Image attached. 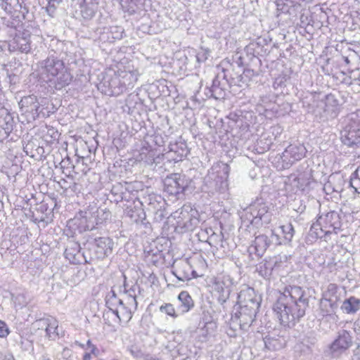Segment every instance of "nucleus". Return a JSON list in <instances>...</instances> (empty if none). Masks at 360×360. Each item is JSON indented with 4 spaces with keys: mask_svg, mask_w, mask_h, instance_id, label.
<instances>
[{
    "mask_svg": "<svg viewBox=\"0 0 360 360\" xmlns=\"http://www.w3.org/2000/svg\"><path fill=\"white\" fill-rule=\"evenodd\" d=\"M308 307L305 290L300 286L288 285L278 297L273 310L281 324L290 327L305 315Z\"/></svg>",
    "mask_w": 360,
    "mask_h": 360,
    "instance_id": "1",
    "label": "nucleus"
},
{
    "mask_svg": "<svg viewBox=\"0 0 360 360\" xmlns=\"http://www.w3.org/2000/svg\"><path fill=\"white\" fill-rule=\"evenodd\" d=\"M105 304L108 310L105 311L103 317L110 324L129 322L138 304L136 299L132 297L125 299L117 297L112 289L105 297Z\"/></svg>",
    "mask_w": 360,
    "mask_h": 360,
    "instance_id": "2",
    "label": "nucleus"
},
{
    "mask_svg": "<svg viewBox=\"0 0 360 360\" xmlns=\"http://www.w3.org/2000/svg\"><path fill=\"white\" fill-rule=\"evenodd\" d=\"M37 71L41 79L58 90L68 86L72 79L63 61L53 56L39 62Z\"/></svg>",
    "mask_w": 360,
    "mask_h": 360,
    "instance_id": "3",
    "label": "nucleus"
},
{
    "mask_svg": "<svg viewBox=\"0 0 360 360\" xmlns=\"http://www.w3.org/2000/svg\"><path fill=\"white\" fill-rule=\"evenodd\" d=\"M303 105L307 108L309 112L323 120L335 117L339 111L338 101L331 94L323 95L321 93H311L309 97L304 98Z\"/></svg>",
    "mask_w": 360,
    "mask_h": 360,
    "instance_id": "4",
    "label": "nucleus"
},
{
    "mask_svg": "<svg viewBox=\"0 0 360 360\" xmlns=\"http://www.w3.org/2000/svg\"><path fill=\"white\" fill-rule=\"evenodd\" d=\"M271 217L269 202L262 198H257L244 210L241 219L244 223L259 226L270 223Z\"/></svg>",
    "mask_w": 360,
    "mask_h": 360,
    "instance_id": "5",
    "label": "nucleus"
},
{
    "mask_svg": "<svg viewBox=\"0 0 360 360\" xmlns=\"http://www.w3.org/2000/svg\"><path fill=\"white\" fill-rule=\"evenodd\" d=\"M230 167L224 162H217L208 170L204 178L205 186L210 192L224 193L228 190Z\"/></svg>",
    "mask_w": 360,
    "mask_h": 360,
    "instance_id": "6",
    "label": "nucleus"
},
{
    "mask_svg": "<svg viewBox=\"0 0 360 360\" xmlns=\"http://www.w3.org/2000/svg\"><path fill=\"white\" fill-rule=\"evenodd\" d=\"M46 99L31 94L23 96L18 102L21 115L25 116L27 122L34 121L39 117L42 112L41 107L45 105Z\"/></svg>",
    "mask_w": 360,
    "mask_h": 360,
    "instance_id": "7",
    "label": "nucleus"
},
{
    "mask_svg": "<svg viewBox=\"0 0 360 360\" xmlns=\"http://www.w3.org/2000/svg\"><path fill=\"white\" fill-rule=\"evenodd\" d=\"M199 212L189 205H184L174 213L176 227L183 231H192L199 224Z\"/></svg>",
    "mask_w": 360,
    "mask_h": 360,
    "instance_id": "8",
    "label": "nucleus"
},
{
    "mask_svg": "<svg viewBox=\"0 0 360 360\" xmlns=\"http://www.w3.org/2000/svg\"><path fill=\"white\" fill-rule=\"evenodd\" d=\"M353 342L352 332L345 328L340 329L328 346V353L332 357H339L352 346Z\"/></svg>",
    "mask_w": 360,
    "mask_h": 360,
    "instance_id": "9",
    "label": "nucleus"
},
{
    "mask_svg": "<svg viewBox=\"0 0 360 360\" xmlns=\"http://www.w3.org/2000/svg\"><path fill=\"white\" fill-rule=\"evenodd\" d=\"M307 149L303 144L289 145L280 156L282 162L281 169H288L296 162L301 160L306 155Z\"/></svg>",
    "mask_w": 360,
    "mask_h": 360,
    "instance_id": "10",
    "label": "nucleus"
},
{
    "mask_svg": "<svg viewBox=\"0 0 360 360\" xmlns=\"http://www.w3.org/2000/svg\"><path fill=\"white\" fill-rule=\"evenodd\" d=\"M233 280L229 275H221L214 279L213 290L221 304H224L229 300Z\"/></svg>",
    "mask_w": 360,
    "mask_h": 360,
    "instance_id": "11",
    "label": "nucleus"
},
{
    "mask_svg": "<svg viewBox=\"0 0 360 360\" xmlns=\"http://www.w3.org/2000/svg\"><path fill=\"white\" fill-rule=\"evenodd\" d=\"M118 72H113L112 74H107L100 84L98 89L102 92L110 96H117L122 94L124 87L122 86Z\"/></svg>",
    "mask_w": 360,
    "mask_h": 360,
    "instance_id": "12",
    "label": "nucleus"
},
{
    "mask_svg": "<svg viewBox=\"0 0 360 360\" xmlns=\"http://www.w3.org/2000/svg\"><path fill=\"white\" fill-rule=\"evenodd\" d=\"M259 307V304L252 302L250 306L240 307V310L235 314L238 320L240 327L246 330L255 321V318Z\"/></svg>",
    "mask_w": 360,
    "mask_h": 360,
    "instance_id": "13",
    "label": "nucleus"
},
{
    "mask_svg": "<svg viewBox=\"0 0 360 360\" xmlns=\"http://www.w3.org/2000/svg\"><path fill=\"white\" fill-rule=\"evenodd\" d=\"M31 33L28 30L18 31L9 44L11 51L27 53L31 50Z\"/></svg>",
    "mask_w": 360,
    "mask_h": 360,
    "instance_id": "14",
    "label": "nucleus"
},
{
    "mask_svg": "<svg viewBox=\"0 0 360 360\" xmlns=\"http://www.w3.org/2000/svg\"><path fill=\"white\" fill-rule=\"evenodd\" d=\"M319 222L322 224L323 229L322 231L324 235L338 233L340 229L341 221L339 214L335 211L329 212L324 216L319 217Z\"/></svg>",
    "mask_w": 360,
    "mask_h": 360,
    "instance_id": "15",
    "label": "nucleus"
},
{
    "mask_svg": "<svg viewBox=\"0 0 360 360\" xmlns=\"http://www.w3.org/2000/svg\"><path fill=\"white\" fill-rule=\"evenodd\" d=\"M186 184L180 174H172L164 181V189L169 195H176L184 191Z\"/></svg>",
    "mask_w": 360,
    "mask_h": 360,
    "instance_id": "16",
    "label": "nucleus"
},
{
    "mask_svg": "<svg viewBox=\"0 0 360 360\" xmlns=\"http://www.w3.org/2000/svg\"><path fill=\"white\" fill-rule=\"evenodd\" d=\"M261 298L258 296L254 288L244 285L238 295V304L240 307L250 306L252 302L260 304Z\"/></svg>",
    "mask_w": 360,
    "mask_h": 360,
    "instance_id": "17",
    "label": "nucleus"
},
{
    "mask_svg": "<svg viewBox=\"0 0 360 360\" xmlns=\"http://www.w3.org/2000/svg\"><path fill=\"white\" fill-rule=\"evenodd\" d=\"M39 329L44 330L46 336L51 339L55 340L58 335V321L53 318H47L40 319L37 321Z\"/></svg>",
    "mask_w": 360,
    "mask_h": 360,
    "instance_id": "18",
    "label": "nucleus"
},
{
    "mask_svg": "<svg viewBox=\"0 0 360 360\" xmlns=\"http://www.w3.org/2000/svg\"><path fill=\"white\" fill-rule=\"evenodd\" d=\"M161 158L162 157L158 153V151L155 149H153L150 146L142 147L137 156L139 161L143 162L148 165L160 163Z\"/></svg>",
    "mask_w": 360,
    "mask_h": 360,
    "instance_id": "19",
    "label": "nucleus"
},
{
    "mask_svg": "<svg viewBox=\"0 0 360 360\" xmlns=\"http://www.w3.org/2000/svg\"><path fill=\"white\" fill-rule=\"evenodd\" d=\"M120 77L122 86L124 87V91L131 89L134 87L138 80L139 73L137 70H119L117 71Z\"/></svg>",
    "mask_w": 360,
    "mask_h": 360,
    "instance_id": "20",
    "label": "nucleus"
},
{
    "mask_svg": "<svg viewBox=\"0 0 360 360\" xmlns=\"http://www.w3.org/2000/svg\"><path fill=\"white\" fill-rule=\"evenodd\" d=\"M341 140L345 145L349 147L359 146L360 145V131H355L351 127L345 126L341 131Z\"/></svg>",
    "mask_w": 360,
    "mask_h": 360,
    "instance_id": "21",
    "label": "nucleus"
},
{
    "mask_svg": "<svg viewBox=\"0 0 360 360\" xmlns=\"http://www.w3.org/2000/svg\"><path fill=\"white\" fill-rule=\"evenodd\" d=\"M338 304L328 302L321 298L319 302V313L323 317H326L333 321H337L338 316L335 314Z\"/></svg>",
    "mask_w": 360,
    "mask_h": 360,
    "instance_id": "22",
    "label": "nucleus"
},
{
    "mask_svg": "<svg viewBox=\"0 0 360 360\" xmlns=\"http://www.w3.org/2000/svg\"><path fill=\"white\" fill-rule=\"evenodd\" d=\"M265 347L271 351L278 350L285 345V339L283 335L272 333L264 338Z\"/></svg>",
    "mask_w": 360,
    "mask_h": 360,
    "instance_id": "23",
    "label": "nucleus"
},
{
    "mask_svg": "<svg viewBox=\"0 0 360 360\" xmlns=\"http://www.w3.org/2000/svg\"><path fill=\"white\" fill-rule=\"evenodd\" d=\"M95 246L98 248V257H103L111 253L113 242L108 237H99L94 240Z\"/></svg>",
    "mask_w": 360,
    "mask_h": 360,
    "instance_id": "24",
    "label": "nucleus"
},
{
    "mask_svg": "<svg viewBox=\"0 0 360 360\" xmlns=\"http://www.w3.org/2000/svg\"><path fill=\"white\" fill-rule=\"evenodd\" d=\"M179 305L177 311L181 314L189 311L193 307L194 302L191 296L186 291H182L178 296Z\"/></svg>",
    "mask_w": 360,
    "mask_h": 360,
    "instance_id": "25",
    "label": "nucleus"
},
{
    "mask_svg": "<svg viewBox=\"0 0 360 360\" xmlns=\"http://www.w3.org/2000/svg\"><path fill=\"white\" fill-rule=\"evenodd\" d=\"M14 120L13 116L7 111H0V128L4 131L5 137H8L13 129Z\"/></svg>",
    "mask_w": 360,
    "mask_h": 360,
    "instance_id": "26",
    "label": "nucleus"
},
{
    "mask_svg": "<svg viewBox=\"0 0 360 360\" xmlns=\"http://www.w3.org/2000/svg\"><path fill=\"white\" fill-rule=\"evenodd\" d=\"M340 309L347 314H354L360 309V299L351 296L343 301Z\"/></svg>",
    "mask_w": 360,
    "mask_h": 360,
    "instance_id": "27",
    "label": "nucleus"
},
{
    "mask_svg": "<svg viewBox=\"0 0 360 360\" xmlns=\"http://www.w3.org/2000/svg\"><path fill=\"white\" fill-rule=\"evenodd\" d=\"M107 34H110V37L105 38V33L100 34V41L103 42L112 43L116 39H121L123 37L124 29L120 26H111L107 27Z\"/></svg>",
    "mask_w": 360,
    "mask_h": 360,
    "instance_id": "28",
    "label": "nucleus"
},
{
    "mask_svg": "<svg viewBox=\"0 0 360 360\" xmlns=\"http://www.w3.org/2000/svg\"><path fill=\"white\" fill-rule=\"evenodd\" d=\"M338 286L335 283L328 285L326 290L323 292V299L327 300L328 302L338 304L340 301V292Z\"/></svg>",
    "mask_w": 360,
    "mask_h": 360,
    "instance_id": "29",
    "label": "nucleus"
},
{
    "mask_svg": "<svg viewBox=\"0 0 360 360\" xmlns=\"http://www.w3.org/2000/svg\"><path fill=\"white\" fill-rule=\"evenodd\" d=\"M22 3V0H1L0 6L8 13H24ZM24 9L25 10V8Z\"/></svg>",
    "mask_w": 360,
    "mask_h": 360,
    "instance_id": "30",
    "label": "nucleus"
},
{
    "mask_svg": "<svg viewBox=\"0 0 360 360\" xmlns=\"http://www.w3.org/2000/svg\"><path fill=\"white\" fill-rule=\"evenodd\" d=\"M345 183L342 176H330L329 181L325 184L324 189L331 192L341 193Z\"/></svg>",
    "mask_w": 360,
    "mask_h": 360,
    "instance_id": "31",
    "label": "nucleus"
},
{
    "mask_svg": "<svg viewBox=\"0 0 360 360\" xmlns=\"http://www.w3.org/2000/svg\"><path fill=\"white\" fill-rule=\"evenodd\" d=\"M298 174V180L300 184V190L301 192L307 191L309 189L311 184L313 182L312 170L311 169H306L302 172Z\"/></svg>",
    "mask_w": 360,
    "mask_h": 360,
    "instance_id": "32",
    "label": "nucleus"
},
{
    "mask_svg": "<svg viewBox=\"0 0 360 360\" xmlns=\"http://www.w3.org/2000/svg\"><path fill=\"white\" fill-rule=\"evenodd\" d=\"M198 235L200 237H202L203 238L207 236L205 241L212 246L217 244L218 242H221L223 238V234L221 233L217 234L211 228L205 229V230L202 229Z\"/></svg>",
    "mask_w": 360,
    "mask_h": 360,
    "instance_id": "33",
    "label": "nucleus"
},
{
    "mask_svg": "<svg viewBox=\"0 0 360 360\" xmlns=\"http://www.w3.org/2000/svg\"><path fill=\"white\" fill-rule=\"evenodd\" d=\"M285 189L292 193H297L300 191L297 174H291L284 181Z\"/></svg>",
    "mask_w": 360,
    "mask_h": 360,
    "instance_id": "34",
    "label": "nucleus"
},
{
    "mask_svg": "<svg viewBox=\"0 0 360 360\" xmlns=\"http://www.w3.org/2000/svg\"><path fill=\"white\" fill-rule=\"evenodd\" d=\"M270 245V241L268 237L265 235H259L255 237L251 248H254L256 252L258 254L264 252Z\"/></svg>",
    "mask_w": 360,
    "mask_h": 360,
    "instance_id": "35",
    "label": "nucleus"
},
{
    "mask_svg": "<svg viewBox=\"0 0 360 360\" xmlns=\"http://www.w3.org/2000/svg\"><path fill=\"white\" fill-rule=\"evenodd\" d=\"M345 127H351L355 131H360V110H356L347 115L345 120Z\"/></svg>",
    "mask_w": 360,
    "mask_h": 360,
    "instance_id": "36",
    "label": "nucleus"
},
{
    "mask_svg": "<svg viewBox=\"0 0 360 360\" xmlns=\"http://www.w3.org/2000/svg\"><path fill=\"white\" fill-rule=\"evenodd\" d=\"M323 229V226H322V224L319 222L318 219L316 222L311 225L309 232V236L313 239L322 238L326 236L324 235V232L322 231Z\"/></svg>",
    "mask_w": 360,
    "mask_h": 360,
    "instance_id": "37",
    "label": "nucleus"
},
{
    "mask_svg": "<svg viewBox=\"0 0 360 360\" xmlns=\"http://www.w3.org/2000/svg\"><path fill=\"white\" fill-rule=\"evenodd\" d=\"M349 186L354 188L356 193H360V166L352 174Z\"/></svg>",
    "mask_w": 360,
    "mask_h": 360,
    "instance_id": "38",
    "label": "nucleus"
},
{
    "mask_svg": "<svg viewBox=\"0 0 360 360\" xmlns=\"http://www.w3.org/2000/svg\"><path fill=\"white\" fill-rule=\"evenodd\" d=\"M283 236V240L285 243H290L295 233L294 228L290 223L282 225L280 226Z\"/></svg>",
    "mask_w": 360,
    "mask_h": 360,
    "instance_id": "39",
    "label": "nucleus"
},
{
    "mask_svg": "<svg viewBox=\"0 0 360 360\" xmlns=\"http://www.w3.org/2000/svg\"><path fill=\"white\" fill-rule=\"evenodd\" d=\"M160 311L169 316H172V318H176L179 314H181L177 311V309L175 310L174 306L169 303L160 306Z\"/></svg>",
    "mask_w": 360,
    "mask_h": 360,
    "instance_id": "40",
    "label": "nucleus"
},
{
    "mask_svg": "<svg viewBox=\"0 0 360 360\" xmlns=\"http://www.w3.org/2000/svg\"><path fill=\"white\" fill-rule=\"evenodd\" d=\"M62 0H48V4L46 7V11L51 17H53L56 8Z\"/></svg>",
    "mask_w": 360,
    "mask_h": 360,
    "instance_id": "41",
    "label": "nucleus"
},
{
    "mask_svg": "<svg viewBox=\"0 0 360 360\" xmlns=\"http://www.w3.org/2000/svg\"><path fill=\"white\" fill-rule=\"evenodd\" d=\"M210 51L208 49L200 48L196 53V60L198 63H204L210 56Z\"/></svg>",
    "mask_w": 360,
    "mask_h": 360,
    "instance_id": "42",
    "label": "nucleus"
},
{
    "mask_svg": "<svg viewBox=\"0 0 360 360\" xmlns=\"http://www.w3.org/2000/svg\"><path fill=\"white\" fill-rule=\"evenodd\" d=\"M124 287H125V292H126V297L125 298L132 297L134 299H136V290H139V287L137 285H134L129 289L126 288V285H124Z\"/></svg>",
    "mask_w": 360,
    "mask_h": 360,
    "instance_id": "43",
    "label": "nucleus"
},
{
    "mask_svg": "<svg viewBox=\"0 0 360 360\" xmlns=\"http://www.w3.org/2000/svg\"><path fill=\"white\" fill-rule=\"evenodd\" d=\"M8 334V330L6 327V324L4 321H0V337L4 338L7 336Z\"/></svg>",
    "mask_w": 360,
    "mask_h": 360,
    "instance_id": "44",
    "label": "nucleus"
},
{
    "mask_svg": "<svg viewBox=\"0 0 360 360\" xmlns=\"http://www.w3.org/2000/svg\"><path fill=\"white\" fill-rule=\"evenodd\" d=\"M47 133L50 135L51 138L54 140L58 138V132L53 127L48 128Z\"/></svg>",
    "mask_w": 360,
    "mask_h": 360,
    "instance_id": "45",
    "label": "nucleus"
},
{
    "mask_svg": "<svg viewBox=\"0 0 360 360\" xmlns=\"http://www.w3.org/2000/svg\"><path fill=\"white\" fill-rule=\"evenodd\" d=\"M354 330L357 334H360V314L358 319L354 323Z\"/></svg>",
    "mask_w": 360,
    "mask_h": 360,
    "instance_id": "46",
    "label": "nucleus"
},
{
    "mask_svg": "<svg viewBox=\"0 0 360 360\" xmlns=\"http://www.w3.org/2000/svg\"><path fill=\"white\" fill-rule=\"evenodd\" d=\"M271 242H275L276 244H281L282 242L279 240V238H278V236L276 234H274L272 233L271 234Z\"/></svg>",
    "mask_w": 360,
    "mask_h": 360,
    "instance_id": "47",
    "label": "nucleus"
},
{
    "mask_svg": "<svg viewBox=\"0 0 360 360\" xmlns=\"http://www.w3.org/2000/svg\"><path fill=\"white\" fill-rule=\"evenodd\" d=\"M355 360H360V345L357 346L354 351Z\"/></svg>",
    "mask_w": 360,
    "mask_h": 360,
    "instance_id": "48",
    "label": "nucleus"
},
{
    "mask_svg": "<svg viewBox=\"0 0 360 360\" xmlns=\"http://www.w3.org/2000/svg\"><path fill=\"white\" fill-rule=\"evenodd\" d=\"M146 360H162V359L155 356H148L146 357Z\"/></svg>",
    "mask_w": 360,
    "mask_h": 360,
    "instance_id": "49",
    "label": "nucleus"
},
{
    "mask_svg": "<svg viewBox=\"0 0 360 360\" xmlns=\"http://www.w3.org/2000/svg\"><path fill=\"white\" fill-rule=\"evenodd\" d=\"M83 360H91V354L89 353H85L83 357Z\"/></svg>",
    "mask_w": 360,
    "mask_h": 360,
    "instance_id": "50",
    "label": "nucleus"
},
{
    "mask_svg": "<svg viewBox=\"0 0 360 360\" xmlns=\"http://www.w3.org/2000/svg\"><path fill=\"white\" fill-rule=\"evenodd\" d=\"M188 154V150L186 148L182 150V153L181 154V158L183 157H186Z\"/></svg>",
    "mask_w": 360,
    "mask_h": 360,
    "instance_id": "51",
    "label": "nucleus"
},
{
    "mask_svg": "<svg viewBox=\"0 0 360 360\" xmlns=\"http://www.w3.org/2000/svg\"><path fill=\"white\" fill-rule=\"evenodd\" d=\"M342 59L346 64H349L350 60L348 56H342Z\"/></svg>",
    "mask_w": 360,
    "mask_h": 360,
    "instance_id": "52",
    "label": "nucleus"
},
{
    "mask_svg": "<svg viewBox=\"0 0 360 360\" xmlns=\"http://www.w3.org/2000/svg\"><path fill=\"white\" fill-rule=\"evenodd\" d=\"M89 348L91 349V352L94 354L95 351L96 350V346L92 344Z\"/></svg>",
    "mask_w": 360,
    "mask_h": 360,
    "instance_id": "53",
    "label": "nucleus"
},
{
    "mask_svg": "<svg viewBox=\"0 0 360 360\" xmlns=\"http://www.w3.org/2000/svg\"><path fill=\"white\" fill-rule=\"evenodd\" d=\"M107 27L103 29V31L101 33H105V38L110 37V34H107Z\"/></svg>",
    "mask_w": 360,
    "mask_h": 360,
    "instance_id": "54",
    "label": "nucleus"
},
{
    "mask_svg": "<svg viewBox=\"0 0 360 360\" xmlns=\"http://www.w3.org/2000/svg\"><path fill=\"white\" fill-rule=\"evenodd\" d=\"M1 360H14V359L12 356H5L4 358L1 359Z\"/></svg>",
    "mask_w": 360,
    "mask_h": 360,
    "instance_id": "55",
    "label": "nucleus"
},
{
    "mask_svg": "<svg viewBox=\"0 0 360 360\" xmlns=\"http://www.w3.org/2000/svg\"><path fill=\"white\" fill-rule=\"evenodd\" d=\"M271 143H272V142L270 140L269 142L268 143H266V146L264 147V149L269 150L270 148V146L271 145Z\"/></svg>",
    "mask_w": 360,
    "mask_h": 360,
    "instance_id": "56",
    "label": "nucleus"
},
{
    "mask_svg": "<svg viewBox=\"0 0 360 360\" xmlns=\"http://www.w3.org/2000/svg\"><path fill=\"white\" fill-rule=\"evenodd\" d=\"M74 245L75 246V248L74 249V252H79V245L77 243L74 244Z\"/></svg>",
    "mask_w": 360,
    "mask_h": 360,
    "instance_id": "57",
    "label": "nucleus"
},
{
    "mask_svg": "<svg viewBox=\"0 0 360 360\" xmlns=\"http://www.w3.org/2000/svg\"><path fill=\"white\" fill-rule=\"evenodd\" d=\"M90 13H87L88 16L86 18H91L94 15L93 11L90 10Z\"/></svg>",
    "mask_w": 360,
    "mask_h": 360,
    "instance_id": "58",
    "label": "nucleus"
},
{
    "mask_svg": "<svg viewBox=\"0 0 360 360\" xmlns=\"http://www.w3.org/2000/svg\"><path fill=\"white\" fill-rule=\"evenodd\" d=\"M70 250L69 248H66V249H65V255L67 257H68V255L69 254H71L70 252H70Z\"/></svg>",
    "mask_w": 360,
    "mask_h": 360,
    "instance_id": "59",
    "label": "nucleus"
},
{
    "mask_svg": "<svg viewBox=\"0 0 360 360\" xmlns=\"http://www.w3.org/2000/svg\"><path fill=\"white\" fill-rule=\"evenodd\" d=\"M217 88L214 85L212 86V94H214V92H215L217 91Z\"/></svg>",
    "mask_w": 360,
    "mask_h": 360,
    "instance_id": "60",
    "label": "nucleus"
},
{
    "mask_svg": "<svg viewBox=\"0 0 360 360\" xmlns=\"http://www.w3.org/2000/svg\"><path fill=\"white\" fill-rule=\"evenodd\" d=\"M86 345H87V346H88L89 347H90L92 345V343H91V340H89L87 341Z\"/></svg>",
    "mask_w": 360,
    "mask_h": 360,
    "instance_id": "61",
    "label": "nucleus"
},
{
    "mask_svg": "<svg viewBox=\"0 0 360 360\" xmlns=\"http://www.w3.org/2000/svg\"><path fill=\"white\" fill-rule=\"evenodd\" d=\"M176 277L179 279V280H181V281H184V278H182V277H179L178 276H176Z\"/></svg>",
    "mask_w": 360,
    "mask_h": 360,
    "instance_id": "62",
    "label": "nucleus"
},
{
    "mask_svg": "<svg viewBox=\"0 0 360 360\" xmlns=\"http://www.w3.org/2000/svg\"><path fill=\"white\" fill-rule=\"evenodd\" d=\"M130 217H131V218H133V217H134V214H130Z\"/></svg>",
    "mask_w": 360,
    "mask_h": 360,
    "instance_id": "63",
    "label": "nucleus"
},
{
    "mask_svg": "<svg viewBox=\"0 0 360 360\" xmlns=\"http://www.w3.org/2000/svg\"><path fill=\"white\" fill-rule=\"evenodd\" d=\"M262 139H261L259 141V143H262Z\"/></svg>",
    "mask_w": 360,
    "mask_h": 360,
    "instance_id": "64",
    "label": "nucleus"
}]
</instances>
